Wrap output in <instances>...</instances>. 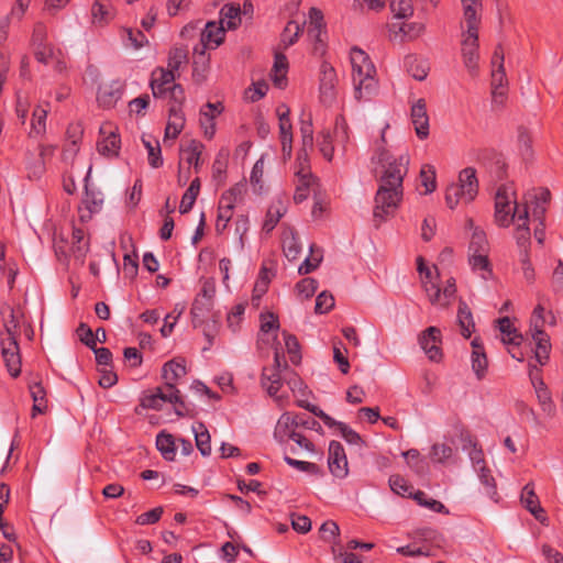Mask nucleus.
<instances>
[{
	"mask_svg": "<svg viewBox=\"0 0 563 563\" xmlns=\"http://www.w3.org/2000/svg\"><path fill=\"white\" fill-rule=\"evenodd\" d=\"M420 347L423 350L428 358L432 362L442 360V333L437 327H429L418 338Z\"/></svg>",
	"mask_w": 563,
	"mask_h": 563,
	"instance_id": "nucleus-15",
	"label": "nucleus"
},
{
	"mask_svg": "<svg viewBox=\"0 0 563 563\" xmlns=\"http://www.w3.org/2000/svg\"><path fill=\"white\" fill-rule=\"evenodd\" d=\"M532 339L536 343L534 357L542 366L548 363L551 352L550 336L543 330H532Z\"/></svg>",
	"mask_w": 563,
	"mask_h": 563,
	"instance_id": "nucleus-29",
	"label": "nucleus"
},
{
	"mask_svg": "<svg viewBox=\"0 0 563 563\" xmlns=\"http://www.w3.org/2000/svg\"><path fill=\"white\" fill-rule=\"evenodd\" d=\"M216 115L209 113L203 108L199 112V124L203 132V135L208 140H212L217 132Z\"/></svg>",
	"mask_w": 563,
	"mask_h": 563,
	"instance_id": "nucleus-53",
	"label": "nucleus"
},
{
	"mask_svg": "<svg viewBox=\"0 0 563 563\" xmlns=\"http://www.w3.org/2000/svg\"><path fill=\"white\" fill-rule=\"evenodd\" d=\"M497 323L505 344L520 345L522 335L517 331L508 317L498 319Z\"/></svg>",
	"mask_w": 563,
	"mask_h": 563,
	"instance_id": "nucleus-38",
	"label": "nucleus"
},
{
	"mask_svg": "<svg viewBox=\"0 0 563 563\" xmlns=\"http://www.w3.org/2000/svg\"><path fill=\"white\" fill-rule=\"evenodd\" d=\"M521 503L526 507V509L534 516V518L539 521H543L545 519L544 510L540 505L539 498L534 493L533 484L528 483L522 488L521 493Z\"/></svg>",
	"mask_w": 563,
	"mask_h": 563,
	"instance_id": "nucleus-28",
	"label": "nucleus"
},
{
	"mask_svg": "<svg viewBox=\"0 0 563 563\" xmlns=\"http://www.w3.org/2000/svg\"><path fill=\"white\" fill-rule=\"evenodd\" d=\"M385 130L382 132L380 144L377 146L373 159L377 163L386 162L380 181L402 187L404 178L408 173L409 155L400 154L398 157L389 156L385 144Z\"/></svg>",
	"mask_w": 563,
	"mask_h": 563,
	"instance_id": "nucleus-5",
	"label": "nucleus"
},
{
	"mask_svg": "<svg viewBox=\"0 0 563 563\" xmlns=\"http://www.w3.org/2000/svg\"><path fill=\"white\" fill-rule=\"evenodd\" d=\"M123 91V82L120 80H112L99 87L97 101L102 108L111 109L122 98Z\"/></svg>",
	"mask_w": 563,
	"mask_h": 563,
	"instance_id": "nucleus-24",
	"label": "nucleus"
},
{
	"mask_svg": "<svg viewBox=\"0 0 563 563\" xmlns=\"http://www.w3.org/2000/svg\"><path fill=\"white\" fill-rule=\"evenodd\" d=\"M49 103L37 104L32 112L30 135L38 136L46 131V119L49 111Z\"/></svg>",
	"mask_w": 563,
	"mask_h": 563,
	"instance_id": "nucleus-33",
	"label": "nucleus"
},
{
	"mask_svg": "<svg viewBox=\"0 0 563 563\" xmlns=\"http://www.w3.org/2000/svg\"><path fill=\"white\" fill-rule=\"evenodd\" d=\"M300 134L303 147L312 148L313 146V125L310 113L302 112L300 115Z\"/></svg>",
	"mask_w": 563,
	"mask_h": 563,
	"instance_id": "nucleus-50",
	"label": "nucleus"
},
{
	"mask_svg": "<svg viewBox=\"0 0 563 563\" xmlns=\"http://www.w3.org/2000/svg\"><path fill=\"white\" fill-rule=\"evenodd\" d=\"M298 418L297 413L286 411L284 412L274 429V438L279 443H286L290 440L292 433H295L298 429Z\"/></svg>",
	"mask_w": 563,
	"mask_h": 563,
	"instance_id": "nucleus-25",
	"label": "nucleus"
},
{
	"mask_svg": "<svg viewBox=\"0 0 563 563\" xmlns=\"http://www.w3.org/2000/svg\"><path fill=\"white\" fill-rule=\"evenodd\" d=\"M283 251L289 261H295L301 253V244L292 230L286 231L283 235Z\"/></svg>",
	"mask_w": 563,
	"mask_h": 563,
	"instance_id": "nucleus-40",
	"label": "nucleus"
},
{
	"mask_svg": "<svg viewBox=\"0 0 563 563\" xmlns=\"http://www.w3.org/2000/svg\"><path fill=\"white\" fill-rule=\"evenodd\" d=\"M410 118L417 136L420 140L427 139L429 136L430 125L424 99H418L411 106Z\"/></svg>",
	"mask_w": 563,
	"mask_h": 563,
	"instance_id": "nucleus-23",
	"label": "nucleus"
},
{
	"mask_svg": "<svg viewBox=\"0 0 563 563\" xmlns=\"http://www.w3.org/2000/svg\"><path fill=\"white\" fill-rule=\"evenodd\" d=\"M100 139L97 143L98 152L106 157L113 158L119 155L121 139L118 130L111 123H103L100 126Z\"/></svg>",
	"mask_w": 563,
	"mask_h": 563,
	"instance_id": "nucleus-13",
	"label": "nucleus"
},
{
	"mask_svg": "<svg viewBox=\"0 0 563 563\" xmlns=\"http://www.w3.org/2000/svg\"><path fill=\"white\" fill-rule=\"evenodd\" d=\"M219 24L228 30H235L241 24V9L239 4L228 3L220 10Z\"/></svg>",
	"mask_w": 563,
	"mask_h": 563,
	"instance_id": "nucleus-32",
	"label": "nucleus"
},
{
	"mask_svg": "<svg viewBox=\"0 0 563 563\" xmlns=\"http://www.w3.org/2000/svg\"><path fill=\"white\" fill-rule=\"evenodd\" d=\"M328 467L330 473L344 479L349 475V462L345 450L339 441H331L328 448Z\"/></svg>",
	"mask_w": 563,
	"mask_h": 563,
	"instance_id": "nucleus-14",
	"label": "nucleus"
},
{
	"mask_svg": "<svg viewBox=\"0 0 563 563\" xmlns=\"http://www.w3.org/2000/svg\"><path fill=\"white\" fill-rule=\"evenodd\" d=\"M396 26V24H393L390 29V32L394 33V37L409 41L420 37L426 30L422 22L401 23L398 25V31H395Z\"/></svg>",
	"mask_w": 563,
	"mask_h": 563,
	"instance_id": "nucleus-34",
	"label": "nucleus"
},
{
	"mask_svg": "<svg viewBox=\"0 0 563 563\" xmlns=\"http://www.w3.org/2000/svg\"><path fill=\"white\" fill-rule=\"evenodd\" d=\"M390 10L395 18L407 19L412 15L413 7L411 0H388Z\"/></svg>",
	"mask_w": 563,
	"mask_h": 563,
	"instance_id": "nucleus-62",
	"label": "nucleus"
},
{
	"mask_svg": "<svg viewBox=\"0 0 563 563\" xmlns=\"http://www.w3.org/2000/svg\"><path fill=\"white\" fill-rule=\"evenodd\" d=\"M551 194L547 188L533 189L525 195L523 208H527L529 212L531 210V217L534 222H539L542 225V220L547 212V207L550 202ZM530 218L528 217V222Z\"/></svg>",
	"mask_w": 563,
	"mask_h": 563,
	"instance_id": "nucleus-12",
	"label": "nucleus"
},
{
	"mask_svg": "<svg viewBox=\"0 0 563 563\" xmlns=\"http://www.w3.org/2000/svg\"><path fill=\"white\" fill-rule=\"evenodd\" d=\"M164 402L174 405L175 412L179 417L192 416V408L186 405L181 396L165 389V386L157 387L152 394L144 396L141 404L144 408L159 410Z\"/></svg>",
	"mask_w": 563,
	"mask_h": 563,
	"instance_id": "nucleus-8",
	"label": "nucleus"
},
{
	"mask_svg": "<svg viewBox=\"0 0 563 563\" xmlns=\"http://www.w3.org/2000/svg\"><path fill=\"white\" fill-rule=\"evenodd\" d=\"M188 63V53L183 47H174L168 53L167 58V70H173V73L176 75V73L179 71V69Z\"/></svg>",
	"mask_w": 563,
	"mask_h": 563,
	"instance_id": "nucleus-49",
	"label": "nucleus"
},
{
	"mask_svg": "<svg viewBox=\"0 0 563 563\" xmlns=\"http://www.w3.org/2000/svg\"><path fill=\"white\" fill-rule=\"evenodd\" d=\"M320 93L321 99L324 102L332 101L335 96V87L338 84V76L334 67L328 63L322 62L320 65Z\"/></svg>",
	"mask_w": 563,
	"mask_h": 563,
	"instance_id": "nucleus-20",
	"label": "nucleus"
},
{
	"mask_svg": "<svg viewBox=\"0 0 563 563\" xmlns=\"http://www.w3.org/2000/svg\"><path fill=\"white\" fill-rule=\"evenodd\" d=\"M339 434L351 445L362 446L364 444L361 435L353 430L349 424L342 421H335L334 427Z\"/></svg>",
	"mask_w": 563,
	"mask_h": 563,
	"instance_id": "nucleus-56",
	"label": "nucleus"
},
{
	"mask_svg": "<svg viewBox=\"0 0 563 563\" xmlns=\"http://www.w3.org/2000/svg\"><path fill=\"white\" fill-rule=\"evenodd\" d=\"M307 35L312 44V52L317 56H323L327 52V30L322 12L317 8L309 11Z\"/></svg>",
	"mask_w": 563,
	"mask_h": 563,
	"instance_id": "nucleus-11",
	"label": "nucleus"
},
{
	"mask_svg": "<svg viewBox=\"0 0 563 563\" xmlns=\"http://www.w3.org/2000/svg\"><path fill=\"white\" fill-rule=\"evenodd\" d=\"M457 323L461 329V334L466 339L471 338L475 328V323L470 307L462 299L459 302Z\"/></svg>",
	"mask_w": 563,
	"mask_h": 563,
	"instance_id": "nucleus-35",
	"label": "nucleus"
},
{
	"mask_svg": "<svg viewBox=\"0 0 563 563\" xmlns=\"http://www.w3.org/2000/svg\"><path fill=\"white\" fill-rule=\"evenodd\" d=\"M472 345V355L471 363L472 369L477 377V379H483L486 375L488 367V360L485 353L484 345L479 338H474L471 342Z\"/></svg>",
	"mask_w": 563,
	"mask_h": 563,
	"instance_id": "nucleus-26",
	"label": "nucleus"
},
{
	"mask_svg": "<svg viewBox=\"0 0 563 563\" xmlns=\"http://www.w3.org/2000/svg\"><path fill=\"white\" fill-rule=\"evenodd\" d=\"M412 499L416 500L418 505L426 507L434 512H448L445 506L441 501L428 498L426 493H423L422 490H416L415 495H412Z\"/></svg>",
	"mask_w": 563,
	"mask_h": 563,
	"instance_id": "nucleus-59",
	"label": "nucleus"
},
{
	"mask_svg": "<svg viewBox=\"0 0 563 563\" xmlns=\"http://www.w3.org/2000/svg\"><path fill=\"white\" fill-rule=\"evenodd\" d=\"M284 461L286 462L287 465H289L290 467H292L299 472L308 473V474L314 475V476L322 475V471H321L320 466L317 465L316 463L296 460L288 455L284 456Z\"/></svg>",
	"mask_w": 563,
	"mask_h": 563,
	"instance_id": "nucleus-54",
	"label": "nucleus"
},
{
	"mask_svg": "<svg viewBox=\"0 0 563 563\" xmlns=\"http://www.w3.org/2000/svg\"><path fill=\"white\" fill-rule=\"evenodd\" d=\"M466 31L463 32L462 57L465 67L471 74L478 68V26L481 23V0H461Z\"/></svg>",
	"mask_w": 563,
	"mask_h": 563,
	"instance_id": "nucleus-3",
	"label": "nucleus"
},
{
	"mask_svg": "<svg viewBox=\"0 0 563 563\" xmlns=\"http://www.w3.org/2000/svg\"><path fill=\"white\" fill-rule=\"evenodd\" d=\"M468 264L474 274L482 279L488 280L493 277L492 264L488 260V253H468Z\"/></svg>",
	"mask_w": 563,
	"mask_h": 563,
	"instance_id": "nucleus-30",
	"label": "nucleus"
},
{
	"mask_svg": "<svg viewBox=\"0 0 563 563\" xmlns=\"http://www.w3.org/2000/svg\"><path fill=\"white\" fill-rule=\"evenodd\" d=\"M176 76L173 70L156 67L151 74L150 87L155 98H167L168 89L175 84Z\"/></svg>",
	"mask_w": 563,
	"mask_h": 563,
	"instance_id": "nucleus-19",
	"label": "nucleus"
},
{
	"mask_svg": "<svg viewBox=\"0 0 563 563\" xmlns=\"http://www.w3.org/2000/svg\"><path fill=\"white\" fill-rule=\"evenodd\" d=\"M224 27L217 22H208L201 32L200 43L194 48L206 52L217 48L224 40Z\"/></svg>",
	"mask_w": 563,
	"mask_h": 563,
	"instance_id": "nucleus-21",
	"label": "nucleus"
},
{
	"mask_svg": "<svg viewBox=\"0 0 563 563\" xmlns=\"http://www.w3.org/2000/svg\"><path fill=\"white\" fill-rule=\"evenodd\" d=\"M228 152L220 151L212 164V177L219 184H222L225 179V173L228 167Z\"/></svg>",
	"mask_w": 563,
	"mask_h": 563,
	"instance_id": "nucleus-58",
	"label": "nucleus"
},
{
	"mask_svg": "<svg viewBox=\"0 0 563 563\" xmlns=\"http://www.w3.org/2000/svg\"><path fill=\"white\" fill-rule=\"evenodd\" d=\"M417 271L421 276V286L429 302L438 308H448L456 296V280L450 277L445 280L444 286L440 287L438 283L439 274L434 267V272L429 267L422 257L417 258Z\"/></svg>",
	"mask_w": 563,
	"mask_h": 563,
	"instance_id": "nucleus-4",
	"label": "nucleus"
},
{
	"mask_svg": "<svg viewBox=\"0 0 563 563\" xmlns=\"http://www.w3.org/2000/svg\"><path fill=\"white\" fill-rule=\"evenodd\" d=\"M187 374L186 361L183 357H175L166 362L162 367V378L164 379L165 389L175 391L176 395H180L179 389L176 385Z\"/></svg>",
	"mask_w": 563,
	"mask_h": 563,
	"instance_id": "nucleus-16",
	"label": "nucleus"
},
{
	"mask_svg": "<svg viewBox=\"0 0 563 563\" xmlns=\"http://www.w3.org/2000/svg\"><path fill=\"white\" fill-rule=\"evenodd\" d=\"M195 433L196 445L201 455L209 456L211 453L210 434L206 426L201 422L192 427Z\"/></svg>",
	"mask_w": 563,
	"mask_h": 563,
	"instance_id": "nucleus-44",
	"label": "nucleus"
},
{
	"mask_svg": "<svg viewBox=\"0 0 563 563\" xmlns=\"http://www.w3.org/2000/svg\"><path fill=\"white\" fill-rule=\"evenodd\" d=\"M495 222L498 227L516 225L515 238L520 246H526L530 240L527 208L519 209L516 191L512 185H501L495 195Z\"/></svg>",
	"mask_w": 563,
	"mask_h": 563,
	"instance_id": "nucleus-1",
	"label": "nucleus"
},
{
	"mask_svg": "<svg viewBox=\"0 0 563 563\" xmlns=\"http://www.w3.org/2000/svg\"><path fill=\"white\" fill-rule=\"evenodd\" d=\"M405 67L416 80H424L428 76L429 67L427 63L416 56H407L405 58Z\"/></svg>",
	"mask_w": 563,
	"mask_h": 563,
	"instance_id": "nucleus-42",
	"label": "nucleus"
},
{
	"mask_svg": "<svg viewBox=\"0 0 563 563\" xmlns=\"http://www.w3.org/2000/svg\"><path fill=\"white\" fill-rule=\"evenodd\" d=\"M318 147L323 158L328 162L333 159L335 153V143L330 132H322L318 139Z\"/></svg>",
	"mask_w": 563,
	"mask_h": 563,
	"instance_id": "nucleus-57",
	"label": "nucleus"
},
{
	"mask_svg": "<svg viewBox=\"0 0 563 563\" xmlns=\"http://www.w3.org/2000/svg\"><path fill=\"white\" fill-rule=\"evenodd\" d=\"M185 113L180 107H170L167 125L165 129V139L175 140L181 133L185 126Z\"/></svg>",
	"mask_w": 563,
	"mask_h": 563,
	"instance_id": "nucleus-31",
	"label": "nucleus"
},
{
	"mask_svg": "<svg viewBox=\"0 0 563 563\" xmlns=\"http://www.w3.org/2000/svg\"><path fill=\"white\" fill-rule=\"evenodd\" d=\"M492 88L493 96L496 98L497 96L503 97L505 95L506 87V75L504 69V53L501 47H497L494 52L492 58Z\"/></svg>",
	"mask_w": 563,
	"mask_h": 563,
	"instance_id": "nucleus-22",
	"label": "nucleus"
},
{
	"mask_svg": "<svg viewBox=\"0 0 563 563\" xmlns=\"http://www.w3.org/2000/svg\"><path fill=\"white\" fill-rule=\"evenodd\" d=\"M455 455V449L446 443H434L429 453L432 463L445 464Z\"/></svg>",
	"mask_w": 563,
	"mask_h": 563,
	"instance_id": "nucleus-39",
	"label": "nucleus"
},
{
	"mask_svg": "<svg viewBox=\"0 0 563 563\" xmlns=\"http://www.w3.org/2000/svg\"><path fill=\"white\" fill-rule=\"evenodd\" d=\"M211 308H212L211 302H209V301L203 302V300L201 298L195 297L192 305H191V309H190V313L192 317V324L195 328L199 327L202 323L203 318L211 310Z\"/></svg>",
	"mask_w": 563,
	"mask_h": 563,
	"instance_id": "nucleus-51",
	"label": "nucleus"
},
{
	"mask_svg": "<svg viewBox=\"0 0 563 563\" xmlns=\"http://www.w3.org/2000/svg\"><path fill=\"white\" fill-rule=\"evenodd\" d=\"M404 187L380 181L375 195L373 221L376 228L380 227L388 217L393 216L402 200Z\"/></svg>",
	"mask_w": 563,
	"mask_h": 563,
	"instance_id": "nucleus-6",
	"label": "nucleus"
},
{
	"mask_svg": "<svg viewBox=\"0 0 563 563\" xmlns=\"http://www.w3.org/2000/svg\"><path fill=\"white\" fill-rule=\"evenodd\" d=\"M286 208L283 206V203L279 201L277 203H273L266 213L264 223H263V230L267 233L273 231L275 227L277 225L280 218L285 214Z\"/></svg>",
	"mask_w": 563,
	"mask_h": 563,
	"instance_id": "nucleus-48",
	"label": "nucleus"
},
{
	"mask_svg": "<svg viewBox=\"0 0 563 563\" xmlns=\"http://www.w3.org/2000/svg\"><path fill=\"white\" fill-rule=\"evenodd\" d=\"M389 486L395 494L401 497L412 498V495L416 493L413 486L399 475L389 477Z\"/></svg>",
	"mask_w": 563,
	"mask_h": 563,
	"instance_id": "nucleus-52",
	"label": "nucleus"
},
{
	"mask_svg": "<svg viewBox=\"0 0 563 563\" xmlns=\"http://www.w3.org/2000/svg\"><path fill=\"white\" fill-rule=\"evenodd\" d=\"M477 192L476 170L473 167H466L460 172L459 183L446 188L445 202L450 209H454L461 202L468 203L473 201Z\"/></svg>",
	"mask_w": 563,
	"mask_h": 563,
	"instance_id": "nucleus-7",
	"label": "nucleus"
},
{
	"mask_svg": "<svg viewBox=\"0 0 563 563\" xmlns=\"http://www.w3.org/2000/svg\"><path fill=\"white\" fill-rule=\"evenodd\" d=\"M278 125L283 156L285 159H288L292 153V125L285 120L283 123H278Z\"/></svg>",
	"mask_w": 563,
	"mask_h": 563,
	"instance_id": "nucleus-47",
	"label": "nucleus"
},
{
	"mask_svg": "<svg viewBox=\"0 0 563 563\" xmlns=\"http://www.w3.org/2000/svg\"><path fill=\"white\" fill-rule=\"evenodd\" d=\"M280 366V355L276 351L274 355V364L272 366H265L262 371L261 385L267 394L275 399L279 407H284L288 402V397L278 395V391L283 386Z\"/></svg>",
	"mask_w": 563,
	"mask_h": 563,
	"instance_id": "nucleus-9",
	"label": "nucleus"
},
{
	"mask_svg": "<svg viewBox=\"0 0 563 563\" xmlns=\"http://www.w3.org/2000/svg\"><path fill=\"white\" fill-rule=\"evenodd\" d=\"M301 32V26L296 21H289L286 26L284 27V31L282 33V43L285 47H288L296 43L299 34Z\"/></svg>",
	"mask_w": 563,
	"mask_h": 563,
	"instance_id": "nucleus-64",
	"label": "nucleus"
},
{
	"mask_svg": "<svg viewBox=\"0 0 563 563\" xmlns=\"http://www.w3.org/2000/svg\"><path fill=\"white\" fill-rule=\"evenodd\" d=\"M333 139L335 143V152L341 156H345L351 145L350 129L343 115H338L334 122Z\"/></svg>",
	"mask_w": 563,
	"mask_h": 563,
	"instance_id": "nucleus-27",
	"label": "nucleus"
},
{
	"mask_svg": "<svg viewBox=\"0 0 563 563\" xmlns=\"http://www.w3.org/2000/svg\"><path fill=\"white\" fill-rule=\"evenodd\" d=\"M478 475V478L482 485L485 487L486 494L493 498L497 495V487L495 478L490 474V470L487 466H482L481 468L475 470Z\"/></svg>",
	"mask_w": 563,
	"mask_h": 563,
	"instance_id": "nucleus-63",
	"label": "nucleus"
},
{
	"mask_svg": "<svg viewBox=\"0 0 563 563\" xmlns=\"http://www.w3.org/2000/svg\"><path fill=\"white\" fill-rule=\"evenodd\" d=\"M103 206V195L100 190L85 186V195L81 205L78 208L79 219L81 222L89 221L93 214L99 213Z\"/></svg>",
	"mask_w": 563,
	"mask_h": 563,
	"instance_id": "nucleus-18",
	"label": "nucleus"
},
{
	"mask_svg": "<svg viewBox=\"0 0 563 563\" xmlns=\"http://www.w3.org/2000/svg\"><path fill=\"white\" fill-rule=\"evenodd\" d=\"M209 60L210 57L206 52L194 48L192 78L197 84H202L207 79Z\"/></svg>",
	"mask_w": 563,
	"mask_h": 563,
	"instance_id": "nucleus-36",
	"label": "nucleus"
},
{
	"mask_svg": "<svg viewBox=\"0 0 563 563\" xmlns=\"http://www.w3.org/2000/svg\"><path fill=\"white\" fill-rule=\"evenodd\" d=\"M489 245L483 230L475 228L468 245V253H488Z\"/></svg>",
	"mask_w": 563,
	"mask_h": 563,
	"instance_id": "nucleus-55",
	"label": "nucleus"
},
{
	"mask_svg": "<svg viewBox=\"0 0 563 563\" xmlns=\"http://www.w3.org/2000/svg\"><path fill=\"white\" fill-rule=\"evenodd\" d=\"M200 191V179L195 178L181 197L179 212L187 213L191 210Z\"/></svg>",
	"mask_w": 563,
	"mask_h": 563,
	"instance_id": "nucleus-46",
	"label": "nucleus"
},
{
	"mask_svg": "<svg viewBox=\"0 0 563 563\" xmlns=\"http://www.w3.org/2000/svg\"><path fill=\"white\" fill-rule=\"evenodd\" d=\"M297 184L294 194V200L296 203L305 201L309 196L310 186L314 183L312 174H307L305 170L296 172Z\"/></svg>",
	"mask_w": 563,
	"mask_h": 563,
	"instance_id": "nucleus-37",
	"label": "nucleus"
},
{
	"mask_svg": "<svg viewBox=\"0 0 563 563\" xmlns=\"http://www.w3.org/2000/svg\"><path fill=\"white\" fill-rule=\"evenodd\" d=\"M29 388L33 399L32 416L35 417L37 413H43L47 408L46 391L41 383H33Z\"/></svg>",
	"mask_w": 563,
	"mask_h": 563,
	"instance_id": "nucleus-43",
	"label": "nucleus"
},
{
	"mask_svg": "<svg viewBox=\"0 0 563 563\" xmlns=\"http://www.w3.org/2000/svg\"><path fill=\"white\" fill-rule=\"evenodd\" d=\"M156 448L166 461H174L176 456V444L172 434L161 432L156 437Z\"/></svg>",
	"mask_w": 563,
	"mask_h": 563,
	"instance_id": "nucleus-41",
	"label": "nucleus"
},
{
	"mask_svg": "<svg viewBox=\"0 0 563 563\" xmlns=\"http://www.w3.org/2000/svg\"><path fill=\"white\" fill-rule=\"evenodd\" d=\"M143 144L147 150L148 164L153 168H158L163 165L162 150L158 141L152 142L143 139Z\"/></svg>",
	"mask_w": 563,
	"mask_h": 563,
	"instance_id": "nucleus-61",
	"label": "nucleus"
},
{
	"mask_svg": "<svg viewBox=\"0 0 563 563\" xmlns=\"http://www.w3.org/2000/svg\"><path fill=\"white\" fill-rule=\"evenodd\" d=\"M245 192V183H238L221 195L218 206L221 219L231 220L235 205L242 201Z\"/></svg>",
	"mask_w": 563,
	"mask_h": 563,
	"instance_id": "nucleus-17",
	"label": "nucleus"
},
{
	"mask_svg": "<svg viewBox=\"0 0 563 563\" xmlns=\"http://www.w3.org/2000/svg\"><path fill=\"white\" fill-rule=\"evenodd\" d=\"M350 60L354 97L357 101H369L378 92L376 67L371 57L358 47L351 49Z\"/></svg>",
	"mask_w": 563,
	"mask_h": 563,
	"instance_id": "nucleus-2",
	"label": "nucleus"
},
{
	"mask_svg": "<svg viewBox=\"0 0 563 563\" xmlns=\"http://www.w3.org/2000/svg\"><path fill=\"white\" fill-rule=\"evenodd\" d=\"M205 146L199 141L192 140L189 142L187 147L184 150V159L195 167V170L198 172L201 165V154Z\"/></svg>",
	"mask_w": 563,
	"mask_h": 563,
	"instance_id": "nucleus-45",
	"label": "nucleus"
},
{
	"mask_svg": "<svg viewBox=\"0 0 563 563\" xmlns=\"http://www.w3.org/2000/svg\"><path fill=\"white\" fill-rule=\"evenodd\" d=\"M0 343L7 369L15 378L21 373V356L16 335L9 325H5V332L2 333Z\"/></svg>",
	"mask_w": 563,
	"mask_h": 563,
	"instance_id": "nucleus-10",
	"label": "nucleus"
},
{
	"mask_svg": "<svg viewBox=\"0 0 563 563\" xmlns=\"http://www.w3.org/2000/svg\"><path fill=\"white\" fill-rule=\"evenodd\" d=\"M122 38L125 45L139 49L148 43L145 34L140 30L124 29Z\"/></svg>",
	"mask_w": 563,
	"mask_h": 563,
	"instance_id": "nucleus-60",
	"label": "nucleus"
}]
</instances>
